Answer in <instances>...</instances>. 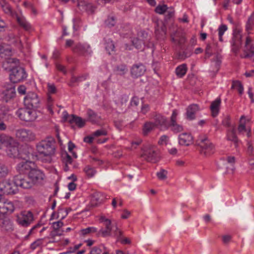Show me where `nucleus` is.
Returning <instances> with one entry per match:
<instances>
[{"mask_svg": "<svg viewBox=\"0 0 254 254\" xmlns=\"http://www.w3.org/2000/svg\"><path fill=\"white\" fill-rule=\"evenodd\" d=\"M196 145L199 147L200 153L204 156H209L215 152L214 144L204 135H200L196 141Z\"/></svg>", "mask_w": 254, "mask_h": 254, "instance_id": "1", "label": "nucleus"}, {"mask_svg": "<svg viewBox=\"0 0 254 254\" xmlns=\"http://www.w3.org/2000/svg\"><path fill=\"white\" fill-rule=\"evenodd\" d=\"M37 148L40 154L51 157L55 153V140L52 137H48L42 140L37 145Z\"/></svg>", "mask_w": 254, "mask_h": 254, "instance_id": "2", "label": "nucleus"}, {"mask_svg": "<svg viewBox=\"0 0 254 254\" xmlns=\"http://www.w3.org/2000/svg\"><path fill=\"white\" fill-rule=\"evenodd\" d=\"M17 114L19 118L25 122H34L43 117V113L41 111L28 108L19 109Z\"/></svg>", "mask_w": 254, "mask_h": 254, "instance_id": "3", "label": "nucleus"}, {"mask_svg": "<svg viewBox=\"0 0 254 254\" xmlns=\"http://www.w3.org/2000/svg\"><path fill=\"white\" fill-rule=\"evenodd\" d=\"M157 149L151 144H144L142 149L141 157L148 162H155L157 161Z\"/></svg>", "mask_w": 254, "mask_h": 254, "instance_id": "4", "label": "nucleus"}, {"mask_svg": "<svg viewBox=\"0 0 254 254\" xmlns=\"http://www.w3.org/2000/svg\"><path fill=\"white\" fill-rule=\"evenodd\" d=\"M13 182L16 187L28 189L34 185L29 177L22 174H15L13 177Z\"/></svg>", "mask_w": 254, "mask_h": 254, "instance_id": "5", "label": "nucleus"}, {"mask_svg": "<svg viewBox=\"0 0 254 254\" xmlns=\"http://www.w3.org/2000/svg\"><path fill=\"white\" fill-rule=\"evenodd\" d=\"M10 71L9 78L12 83H17L26 77V72L22 67L16 66Z\"/></svg>", "mask_w": 254, "mask_h": 254, "instance_id": "6", "label": "nucleus"}, {"mask_svg": "<svg viewBox=\"0 0 254 254\" xmlns=\"http://www.w3.org/2000/svg\"><path fill=\"white\" fill-rule=\"evenodd\" d=\"M17 189L9 180H3L0 181V191L4 194H14Z\"/></svg>", "mask_w": 254, "mask_h": 254, "instance_id": "7", "label": "nucleus"}, {"mask_svg": "<svg viewBox=\"0 0 254 254\" xmlns=\"http://www.w3.org/2000/svg\"><path fill=\"white\" fill-rule=\"evenodd\" d=\"M243 51V54L241 56L242 58H250L254 56V46L253 44V39L249 36H247L246 38Z\"/></svg>", "mask_w": 254, "mask_h": 254, "instance_id": "8", "label": "nucleus"}, {"mask_svg": "<svg viewBox=\"0 0 254 254\" xmlns=\"http://www.w3.org/2000/svg\"><path fill=\"white\" fill-rule=\"evenodd\" d=\"M34 163L31 161H22L17 164L16 167L15 174L25 175L32 170L34 166Z\"/></svg>", "mask_w": 254, "mask_h": 254, "instance_id": "9", "label": "nucleus"}, {"mask_svg": "<svg viewBox=\"0 0 254 254\" xmlns=\"http://www.w3.org/2000/svg\"><path fill=\"white\" fill-rule=\"evenodd\" d=\"M178 112L176 110H174L172 116L170 118V122L169 125L171 130L174 133H178L184 130V127L181 125L177 123V117Z\"/></svg>", "mask_w": 254, "mask_h": 254, "instance_id": "10", "label": "nucleus"}, {"mask_svg": "<svg viewBox=\"0 0 254 254\" xmlns=\"http://www.w3.org/2000/svg\"><path fill=\"white\" fill-rule=\"evenodd\" d=\"M102 229L99 232V234H101L102 237H107L110 235L111 231V221L109 219L105 218L104 216L100 218Z\"/></svg>", "mask_w": 254, "mask_h": 254, "instance_id": "11", "label": "nucleus"}, {"mask_svg": "<svg viewBox=\"0 0 254 254\" xmlns=\"http://www.w3.org/2000/svg\"><path fill=\"white\" fill-rule=\"evenodd\" d=\"M39 103V100L37 94L30 93L24 98V105L28 108H36Z\"/></svg>", "mask_w": 254, "mask_h": 254, "instance_id": "12", "label": "nucleus"}, {"mask_svg": "<svg viewBox=\"0 0 254 254\" xmlns=\"http://www.w3.org/2000/svg\"><path fill=\"white\" fill-rule=\"evenodd\" d=\"M33 220V215L31 211L22 212L21 216L17 218L18 223L23 226H27Z\"/></svg>", "mask_w": 254, "mask_h": 254, "instance_id": "13", "label": "nucleus"}, {"mask_svg": "<svg viewBox=\"0 0 254 254\" xmlns=\"http://www.w3.org/2000/svg\"><path fill=\"white\" fill-rule=\"evenodd\" d=\"M148 34L145 31H140L135 39L133 41V43L138 49H142L145 44L148 41Z\"/></svg>", "mask_w": 254, "mask_h": 254, "instance_id": "14", "label": "nucleus"}, {"mask_svg": "<svg viewBox=\"0 0 254 254\" xmlns=\"http://www.w3.org/2000/svg\"><path fill=\"white\" fill-rule=\"evenodd\" d=\"M28 176L34 185L42 181L44 179V175L38 168L33 167L32 170L29 172Z\"/></svg>", "mask_w": 254, "mask_h": 254, "instance_id": "15", "label": "nucleus"}, {"mask_svg": "<svg viewBox=\"0 0 254 254\" xmlns=\"http://www.w3.org/2000/svg\"><path fill=\"white\" fill-rule=\"evenodd\" d=\"M14 210V206L12 202L9 201H3L0 199V215H4L6 213H11Z\"/></svg>", "mask_w": 254, "mask_h": 254, "instance_id": "16", "label": "nucleus"}, {"mask_svg": "<svg viewBox=\"0 0 254 254\" xmlns=\"http://www.w3.org/2000/svg\"><path fill=\"white\" fill-rule=\"evenodd\" d=\"M242 35L241 33L238 32L234 35L232 41V50L235 54H237L240 49L242 43Z\"/></svg>", "mask_w": 254, "mask_h": 254, "instance_id": "17", "label": "nucleus"}, {"mask_svg": "<svg viewBox=\"0 0 254 254\" xmlns=\"http://www.w3.org/2000/svg\"><path fill=\"white\" fill-rule=\"evenodd\" d=\"M64 118V122L67 120V118H69L68 122L70 124L74 123L79 128L83 127L86 124V120L73 114L70 116L65 115Z\"/></svg>", "mask_w": 254, "mask_h": 254, "instance_id": "18", "label": "nucleus"}, {"mask_svg": "<svg viewBox=\"0 0 254 254\" xmlns=\"http://www.w3.org/2000/svg\"><path fill=\"white\" fill-rule=\"evenodd\" d=\"M146 71L145 66L142 64L133 65L131 69V74L135 77H138L144 74Z\"/></svg>", "mask_w": 254, "mask_h": 254, "instance_id": "19", "label": "nucleus"}, {"mask_svg": "<svg viewBox=\"0 0 254 254\" xmlns=\"http://www.w3.org/2000/svg\"><path fill=\"white\" fill-rule=\"evenodd\" d=\"M122 224L119 222H115L112 226V231H113V237L116 239L115 244L118 243L123 237V232L120 229Z\"/></svg>", "mask_w": 254, "mask_h": 254, "instance_id": "20", "label": "nucleus"}, {"mask_svg": "<svg viewBox=\"0 0 254 254\" xmlns=\"http://www.w3.org/2000/svg\"><path fill=\"white\" fill-rule=\"evenodd\" d=\"M193 137L190 133H183L179 136V142L181 145H190L193 143Z\"/></svg>", "mask_w": 254, "mask_h": 254, "instance_id": "21", "label": "nucleus"}, {"mask_svg": "<svg viewBox=\"0 0 254 254\" xmlns=\"http://www.w3.org/2000/svg\"><path fill=\"white\" fill-rule=\"evenodd\" d=\"M19 64V60L16 58H7L3 62L2 66L5 70H11Z\"/></svg>", "mask_w": 254, "mask_h": 254, "instance_id": "22", "label": "nucleus"}, {"mask_svg": "<svg viewBox=\"0 0 254 254\" xmlns=\"http://www.w3.org/2000/svg\"><path fill=\"white\" fill-rule=\"evenodd\" d=\"M222 57L219 53L215 55L214 57L212 60L210 70L212 72H217L220 68L221 64Z\"/></svg>", "mask_w": 254, "mask_h": 254, "instance_id": "23", "label": "nucleus"}, {"mask_svg": "<svg viewBox=\"0 0 254 254\" xmlns=\"http://www.w3.org/2000/svg\"><path fill=\"white\" fill-rule=\"evenodd\" d=\"M199 110L198 105L193 104L187 108L186 115L188 119L192 120L195 119V114Z\"/></svg>", "mask_w": 254, "mask_h": 254, "instance_id": "24", "label": "nucleus"}, {"mask_svg": "<svg viewBox=\"0 0 254 254\" xmlns=\"http://www.w3.org/2000/svg\"><path fill=\"white\" fill-rule=\"evenodd\" d=\"M152 119L156 127L165 126L167 122V119L160 114L154 113L152 115Z\"/></svg>", "mask_w": 254, "mask_h": 254, "instance_id": "25", "label": "nucleus"}, {"mask_svg": "<svg viewBox=\"0 0 254 254\" xmlns=\"http://www.w3.org/2000/svg\"><path fill=\"white\" fill-rule=\"evenodd\" d=\"M2 100L5 102L12 100L16 96V92L14 87L6 89L2 92Z\"/></svg>", "mask_w": 254, "mask_h": 254, "instance_id": "26", "label": "nucleus"}, {"mask_svg": "<svg viewBox=\"0 0 254 254\" xmlns=\"http://www.w3.org/2000/svg\"><path fill=\"white\" fill-rule=\"evenodd\" d=\"M0 226L8 231L12 229V224L10 219L4 215H0Z\"/></svg>", "mask_w": 254, "mask_h": 254, "instance_id": "27", "label": "nucleus"}, {"mask_svg": "<svg viewBox=\"0 0 254 254\" xmlns=\"http://www.w3.org/2000/svg\"><path fill=\"white\" fill-rule=\"evenodd\" d=\"M221 100L220 98H217L214 101L212 102L210 105V110L212 116L213 117H216L219 113Z\"/></svg>", "mask_w": 254, "mask_h": 254, "instance_id": "28", "label": "nucleus"}, {"mask_svg": "<svg viewBox=\"0 0 254 254\" xmlns=\"http://www.w3.org/2000/svg\"><path fill=\"white\" fill-rule=\"evenodd\" d=\"M8 154L11 157L15 158L19 155L18 143L17 141H14L10 145L7 147Z\"/></svg>", "mask_w": 254, "mask_h": 254, "instance_id": "29", "label": "nucleus"}, {"mask_svg": "<svg viewBox=\"0 0 254 254\" xmlns=\"http://www.w3.org/2000/svg\"><path fill=\"white\" fill-rule=\"evenodd\" d=\"M15 141L12 137L5 134L2 133L0 135V144H3L7 147Z\"/></svg>", "mask_w": 254, "mask_h": 254, "instance_id": "30", "label": "nucleus"}, {"mask_svg": "<svg viewBox=\"0 0 254 254\" xmlns=\"http://www.w3.org/2000/svg\"><path fill=\"white\" fill-rule=\"evenodd\" d=\"M46 56L43 55L42 56V59H43V61L39 58H37L36 59L35 61V64L37 68L39 70H41L47 66V64L46 62Z\"/></svg>", "mask_w": 254, "mask_h": 254, "instance_id": "31", "label": "nucleus"}, {"mask_svg": "<svg viewBox=\"0 0 254 254\" xmlns=\"http://www.w3.org/2000/svg\"><path fill=\"white\" fill-rule=\"evenodd\" d=\"M156 126L154 125L153 122H146L143 127L142 133L144 135H147L150 133Z\"/></svg>", "mask_w": 254, "mask_h": 254, "instance_id": "32", "label": "nucleus"}, {"mask_svg": "<svg viewBox=\"0 0 254 254\" xmlns=\"http://www.w3.org/2000/svg\"><path fill=\"white\" fill-rule=\"evenodd\" d=\"M187 71V67L186 64H182L178 66L176 69V73L178 77H182Z\"/></svg>", "mask_w": 254, "mask_h": 254, "instance_id": "33", "label": "nucleus"}, {"mask_svg": "<svg viewBox=\"0 0 254 254\" xmlns=\"http://www.w3.org/2000/svg\"><path fill=\"white\" fill-rule=\"evenodd\" d=\"M227 139L234 142H237V137L236 135L235 129L234 127H232L227 130Z\"/></svg>", "mask_w": 254, "mask_h": 254, "instance_id": "34", "label": "nucleus"}, {"mask_svg": "<svg viewBox=\"0 0 254 254\" xmlns=\"http://www.w3.org/2000/svg\"><path fill=\"white\" fill-rule=\"evenodd\" d=\"M128 97L127 96H122L119 98L120 101L116 100L115 103L122 110L126 109V103L128 101Z\"/></svg>", "mask_w": 254, "mask_h": 254, "instance_id": "35", "label": "nucleus"}, {"mask_svg": "<svg viewBox=\"0 0 254 254\" xmlns=\"http://www.w3.org/2000/svg\"><path fill=\"white\" fill-rule=\"evenodd\" d=\"M16 20L19 26L23 28L25 30L28 31L30 29V25L24 19L21 18L19 16H17Z\"/></svg>", "mask_w": 254, "mask_h": 254, "instance_id": "36", "label": "nucleus"}, {"mask_svg": "<svg viewBox=\"0 0 254 254\" xmlns=\"http://www.w3.org/2000/svg\"><path fill=\"white\" fill-rule=\"evenodd\" d=\"M63 162L65 164V170L68 169V164H71L72 159L71 157L66 152L62 154Z\"/></svg>", "mask_w": 254, "mask_h": 254, "instance_id": "37", "label": "nucleus"}, {"mask_svg": "<svg viewBox=\"0 0 254 254\" xmlns=\"http://www.w3.org/2000/svg\"><path fill=\"white\" fill-rule=\"evenodd\" d=\"M228 28L226 25L221 24L220 25L218 29V36H219V40L220 42H223V38L222 36L224 33V32L227 30Z\"/></svg>", "mask_w": 254, "mask_h": 254, "instance_id": "38", "label": "nucleus"}, {"mask_svg": "<svg viewBox=\"0 0 254 254\" xmlns=\"http://www.w3.org/2000/svg\"><path fill=\"white\" fill-rule=\"evenodd\" d=\"M232 87L233 88H237L240 95H242L243 93L244 87L240 81L238 80L233 81Z\"/></svg>", "mask_w": 254, "mask_h": 254, "instance_id": "39", "label": "nucleus"}, {"mask_svg": "<svg viewBox=\"0 0 254 254\" xmlns=\"http://www.w3.org/2000/svg\"><path fill=\"white\" fill-rule=\"evenodd\" d=\"M8 173L7 167L4 164L0 163V178L5 177Z\"/></svg>", "mask_w": 254, "mask_h": 254, "instance_id": "40", "label": "nucleus"}, {"mask_svg": "<svg viewBox=\"0 0 254 254\" xmlns=\"http://www.w3.org/2000/svg\"><path fill=\"white\" fill-rule=\"evenodd\" d=\"M245 119L244 116H242L240 119V124L239 125L238 130L239 133L244 134L245 132L247 131V129L246 127L245 123L242 122V120Z\"/></svg>", "mask_w": 254, "mask_h": 254, "instance_id": "41", "label": "nucleus"}, {"mask_svg": "<svg viewBox=\"0 0 254 254\" xmlns=\"http://www.w3.org/2000/svg\"><path fill=\"white\" fill-rule=\"evenodd\" d=\"M214 45H211L210 44H207L205 48V58H209L212 54L214 50Z\"/></svg>", "mask_w": 254, "mask_h": 254, "instance_id": "42", "label": "nucleus"}, {"mask_svg": "<svg viewBox=\"0 0 254 254\" xmlns=\"http://www.w3.org/2000/svg\"><path fill=\"white\" fill-rule=\"evenodd\" d=\"M168 9V7L166 4L158 5L155 8V11L160 14L164 13Z\"/></svg>", "mask_w": 254, "mask_h": 254, "instance_id": "43", "label": "nucleus"}, {"mask_svg": "<svg viewBox=\"0 0 254 254\" xmlns=\"http://www.w3.org/2000/svg\"><path fill=\"white\" fill-rule=\"evenodd\" d=\"M127 71V69L126 66L124 64H121L117 66L116 69H115V71L116 72L117 74L120 75L124 74Z\"/></svg>", "mask_w": 254, "mask_h": 254, "instance_id": "44", "label": "nucleus"}, {"mask_svg": "<svg viewBox=\"0 0 254 254\" xmlns=\"http://www.w3.org/2000/svg\"><path fill=\"white\" fill-rule=\"evenodd\" d=\"M254 24V14H252L249 18L246 24V29L249 31L252 29Z\"/></svg>", "mask_w": 254, "mask_h": 254, "instance_id": "45", "label": "nucleus"}, {"mask_svg": "<svg viewBox=\"0 0 254 254\" xmlns=\"http://www.w3.org/2000/svg\"><path fill=\"white\" fill-rule=\"evenodd\" d=\"M167 171L164 169H161L157 173V176L160 180H165L167 178Z\"/></svg>", "mask_w": 254, "mask_h": 254, "instance_id": "46", "label": "nucleus"}, {"mask_svg": "<svg viewBox=\"0 0 254 254\" xmlns=\"http://www.w3.org/2000/svg\"><path fill=\"white\" fill-rule=\"evenodd\" d=\"M109 176L106 174H104L101 176V180L99 181V184L101 186H104L107 183L109 182Z\"/></svg>", "mask_w": 254, "mask_h": 254, "instance_id": "47", "label": "nucleus"}, {"mask_svg": "<svg viewBox=\"0 0 254 254\" xmlns=\"http://www.w3.org/2000/svg\"><path fill=\"white\" fill-rule=\"evenodd\" d=\"M222 124L226 127H231V118L230 116H226L223 119Z\"/></svg>", "mask_w": 254, "mask_h": 254, "instance_id": "48", "label": "nucleus"}, {"mask_svg": "<svg viewBox=\"0 0 254 254\" xmlns=\"http://www.w3.org/2000/svg\"><path fill=\"white\" fill-rule=\"evenodd\" d=\"M139 103V99L136 97H133L131 99L129 106L131 108H134L138 106Z\"/></svg>", "mask_w": 254, "mask_h": 254, "instance_id": "49", "label": "nucleus"}, {"mask_svg": "<svg viewBox=\"0 0 254 254\" xmlns=\"http://www.w3.org/2000/svg\"><path fill=\"white\" fill-rule=\"evenodd\" d=\"M85 171L87 176L89 178L92 177L94 175V174H95V172H96V171L93 168H89V167H86L85 169Z\"/></svg>", "mask_w": 254, "mask_h": 254, "instance_id": "50", "label": "nucleus"}, {"mask_svg": "<svg viewBox=\"0 0 254 254\" xmlns=\"http://www.w3.org/2000/svg\"><path fill=\"white\" fill-rule=\"evenodd\" d=\"M96 232V229L94 228H91V227H89V228H87L86 229H82L81 230V232H82V234L83 235V236H85L88 234H89L91 232Z\"/></svg>", "mask_w": 254, "mask_h": 254, "instance_id": "51", "label": "nucleus"}, {"mask_svg": "<svg viewBox=\"0 0 254 254\" xmlns=\"http://www.w3.org/2000/svg\"><path fill=\"white\" fill-rule=\"evenodd\" d=\"M63 223L61 221H58L53 223V228L55 231H57L61 227L63 226Z\"/></svg>", "mask_w": 254, "mask_h": 254, "instance_id": "52", "label": "nucleus"}, {"mask_svg": "<svg viewBox=\"0 0 254 254\" xmlns=\"http://www.w3.org/2000/svg\"><path fill=\"white\" fill-rule=\"evenodd\" d=\"M18 92L21 95H25L26 94L27 88L25 85H21L18 87Z\"/></svg>", "mask_w": 254, "mask_h": 254, "instance_id": "53", "label": "nucleus"}, {"mask_svg": "<svg viewBox=\"0 0 254 254\" xmlns=\"http://www.w3.org/2000/svg\"><path fill=\"white\" fill-rule=\"evenodd\" d=\"M169 137L168 136L164 135L160 137L158 143L160 144H167Z\"/></svg>", "mask_w": 254, "mask_h": 254, "instance_id": "54", "label": "nucleus"}, {"mask_svg": "<svg viewBox=\"0 0 254 254\" xmlns=\"http://www.w3.org/2000/svg\"><path fill=\"white\" fill-rule=\"evenodd\" d=\"M56 92L57 89L54 85H48V94H55Z\"/></svg>", "mask_w": 254, "mask_h": 254, "instance_id": "55", "label": "nucleus"}, {"mask_svg": "<svg viewBox=\"0 0 254 254\" xmlns=\"http://www.w3.org/2000/svg\"><path fill=\"white\" fill-rule=\"evenodd\" d=\"M166 12H167L166 17L167 18H171L174 14V10L172 8L168 7V9Z\"/></svg>", "mask_w": 254, "mask_h": 254, "instance_id": "56", "label": "nucleus"}, {"mask_svg": "<svg viewBox=\"0 0 254 254\" xmlns=\"http://www.w3.org/2000/svg\"><path fill=\"white\" fill-rule=\"evenodd\" d=\"M99 63V58L98 56H96L95 57L92 58L90 64L91 65H95L98 64Z\"/></svg>", "mask_w": 254, "mask_h": 254, "instance_id": "57", "label": "nucleus"}, {"mask_svg": "<svg viewBox=\"0 0 254 254\" xmlns=\"http://www.w3.org/2000/svg\"><path fill=\"white\" fill-rule=\"evenodd\" d=\"M149 109L150 108L148 105L144 104L141 107V112L143 114H146L149 111Z\"/></svg>", "mask_w": 254, "mask_h": 254, "instance_id": "58", "label": "nucleus"}, {"mask_svg": "<svg viewBox=\"0 0 254 254\" xmlns=\"http://www.w3.org/2000/svg\"><path fill=\"white\" fill-rule=\"evenodd\" d=\"M107 134V132L103 130H98L93 133L94 136H99L102 135H105Z\"/></svg>", "mask_w": 254, "mask_h": 254, "instance_id": "59", "label": "nucleus"}, {"mask_svg": "<svg viewBox=\"0 0 254 254\" xmlns=\"http://www.w3.org/2000/svg\"><path fill=\"white\" fill-rule=\"evenodd\" d=\"M130 215V212L127 209H124L123 210V213L121 215V218L122 219H127Z\"/></svg>", "mask_w": 254, "mask_h": 254, "instance_id": "60", "label": "nucleus"}, {"mask_svg": "<svg viewBox=\"0 0 254 254\" xmlns=\"http://www.w3.org/2000/svg\"><path fill=\"white\" fill-rule=\"evenodd\" d=\"M222 238L223 242L226 244L229 243L232 239V237L229 235H224Z\"/></svg>", "mask_w": 254, "mask_h": 254, "instance_id": "61", "label": "nucleus"}, {"mask_svg": "<svg viewBox=\"0 0 254 254\" xmlns=\"http://www.w3.org/2000/svg\"><path fill=\"white\" fill-rule=\"evenodd\" d=\"M119 242L121 243L122 244L125 245V244H130L131 243V241L129 238L125 237L123 236V237L121 239V240L119 241Z\"/></svg>", "mask_w": 254, "mask_h": 254, "instance_id": "62", "label": "nucleus"}, {"mask_svg": "<svg viewBox=\"0 0 254 254\" xmlns=\"http://www.w3.org/2000/svg\"><path fill=\"white\" fill-rule=\"evenodd\" d=\"M85 5L86 7V10L88 11H89L91 14L94 13V10H95V7L94 6H92V5H91L89 3L86 4Z\"/></svg>", "mask_w": 254, "mask_h": 254, "instance_id": "63", "label": "nucleus"}, {"mask_svg": "<svg viewBox=\"0 0 254 254\" xmlns=\"http://www.w3.org/2000/svg\"><path fill=\"white\" fill-rule=\"evenodd\" d=\"M226 161L232 165H233L235 163V158L234 156H227L226 158Z\"/></svg>", "mask_w": 254, "mask_h": 254, "instance_id": "64", "label": "nucleus"}]
</instances>
